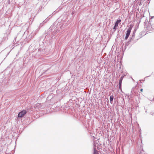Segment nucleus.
I'll use <instances>...</instances> for the list:
<instances>
[{
  "mask_svg": "<svg viewBox=\"0 0 154 154\" xmlns=\"http://www.w3.org/2000/svg\"><path fill=\"white\" fill-rule=\"evenodd\" d=\"M26 111L25 110L21 111L18 114V117L20 118L23 117L26 114Z\"/></svg>",
  "mask_w": 154,
  "mask_h": 154,
  "instance_id": "f257e3e1",
  "label": "nucleus"
},
{
  "mask_svg": "<svg viewBox=\"0 0 154 154\" xmlns=\"http://www.w3.org/2000/svg\"><path fill=\"white\" fill-rule=\"evenodd\" d=\"M121 20L119 18H118L117 21H116L115 23L114 26L113 28V30H114V31H115L116 29V28L118 27L119 24L121 22Z\"/></svg>",
  "mask_w": 154,
  "mask_h": 154,
  "instance_id": "f03ea898",
  "label": "nucleus"
},
{
  "mask_svg": "<svg viewBox=\"0 0 154 154\" xmlns=\"http://www.w3.org/2000/svg\"><path fill=\"white\" fill-rule=\"evenodd\" d=\"M131 32V29H128L126 32L125 37V40H127Z\"/></svg>",
  "mask_w": 154,
  "mask_h": 154,
  "instance_id": "7ed1b4c3",
  "label": "nucleus"
},
{
  "mask_svg": "<svg viewBox=\"0 0 154 154\" xmlns=\"http://www.w3.org/2000/svg\"><path fill=\"white\" fill-rule=\"evenodd\" d=\"M54 26V24H53L50 27L49 29V31L47 33V34L50 35L51 34H52V28Z\"/></svg>",
  "mask_w": 154,
  "mask_h": 154,
  "instance_id": "20e7f679",
  "label": "nucleus"
},
{
  "mask_svg": "<svg viewBox=\"0 0 154 154\" xmlns=\"http://www.w3.org/2000/svg\"><path fill=\"white\" fill-rule=\"evenodd\" d=\"M49 19H50V18H47L46 19H45V20H44V21H43V22L42 23H40V27H42L43 25L42 24H44L45 23L48 21V20H49Z\"/></svg>",
  "mask_w": 154,
  "mask_h": 154,
  "instance_id": "39448f33",
  "label": "nucleus"
},
{
  "mask_svg": "<svg viewBox=\"0 0 154 154\" xmlns=\"http://www.w3.org/2000/svg\"><path fill=\"white\" fill-rule=\"evenodd\" d=\"M114 99V96L113 95H111L110 97L109 100L111 103L112 104L111 102L113 101Z\"/></svg>",
  "mask_w": 154,
  "mask_h": 154,
  "instance_id": "423d86ee",
  "label": "nucleus"
},
{
  "mask_svg": "<svg viewBox=\"0 0 154 154\" xmlns=\"http://www.w3.org/2000/svg\"><path fill=\"white\" fill-rule=\"evenodd\" d=\"M58 28H57L56 27L54 30L53 32H52V35H54V34H55L57 32Z\"/></svg>",
  "mask_w": 154,
  "mask_h": 154,
  "instance_id": "0eeeda50",
  "label": "nucleus"
},
{
  "mask_svg": "<svg viewBox=\"0 0 154 154\" xmlns=\"http://www.w3.org/2000/svg\"><path fill=\"white\" fill-rule=\"evenodd\" d=\"M135 34L134 33H133V34L132 35V37L130 38V41H131L133 40L134 38V37L135 36Z\"/></svg>",
  "mask_w": 154,
  "mask_h": 154,
  "instance_id": "6e6552de",
  "label": "nucleus"
},
{
  "mask_svg": "<svg viewBox=\"0 0 154 154\" xmlns=\"http://www.w3.org/2000/svg\"><path fill=\"white\" fill-rule=\"evenodd\" d=\"M125 76V75H122L121 76L119 79V83H122V81L123 79L124 76Z\"/></svg>",
  "mask_w": 154,
  "mask_h": 154,
  "instance_id": "1a4fd4ad",
  "label": "nucleus"
},
{
  "mask_svg": "<svg viewBox=\"0 0 154 154\" xmlns=\"http://www.w3.org/2000/svg\"><path fill=\"white\" fill-rule=\"evenodd\" d=\"M93 154H98V152L96 149L95 147L94 148Z\"/></svg>",
  "mask_w": 154,
  "mask_h": 154,
  "instance_id": "9d476101",
  "label": "nucleus"
},
{
  "mask_svg": "<svg viewBox=\"0 0 154 154\" xmlns=\"http://www.w3.org/2000/svg\"><path fill=\"white\" fill-rule=\"evenodd\" d=\"M122 84L121 83H119V87L120 90L122 89Z\"/></svg>",
  "mask_w": 154,
  "mask_h": 154,
  "instance_id": "9b49d317",
  "label": "nucleus"
},
{
  "mask_svg": "<svg viewBox=\"0 0 154 154\" xmlns=\"http://www.w3.org/2000/svg\"><path fill=\"white\" fill-rule=\"evenodd\" d=\"M131 42V41H130V39H129L128 41V42H126L125 45H126L128 46V45H129L130 44V42Z\"/></svg>",
  "mask_w": 154,
  "mask_h": 154,
  "instance_id": "f8f14e48",
  "label": "nucleus"
},
{
  "mask_svg": "<svg viewBox=\"0 0 154 154\" xmlns=\"http://www.w3.org/2000/svg\"><path fill=\"white\" fill-rule=\"evenodd\" d=\"M150 114L152 116H154V112H150Z\"/></svg>",
  "mask_w": 154,
  "mask_h": 154,
  "instance_id": "ddd939ff",
  "label": "nucleus"
},
{
  "mask_svg": "<svg viewBox=\"0 0 154 154\" xmlns=\"http://www.w3.org/2000/svg\"><path fill=\"white\" fill-rule=\"evenodd\" d=\"M132 27H133V26H132V25H130V27L128 29H130V28H131V30L132 28Z\"/></svg>",
  "mask_w": 154,
  "mask_h": 154,
  "instance_id": "4468645a",
  "label": "nucleus"
},
{
  "mask_svg": "<svg viewBox=\"0 0 154 154\" xmlns=\"http://www.w3.org/2000/svg\"><path fill=\"white\" fill-rule=\"evenodd\" d=\"M35 32H32V35H33V36H34V34H35Z\"/></svg>",
  "mask_w": 154,
  "mask_h": 154,
  "instance_id": "2eb2a0df",
  "label": "nucleus"
},
{
  "mask_svg": "<svg viewBox=\"0 0 154 154\" xmlns=\"http://www.w3.org/2000/svg\"><path fill=\"white\" fill-rule=\"evenodd\" d=\"M154 16H152L151 17L150 20H149V21L150 22V21L151 20L153 19L154 18Z\"/></svg>",
  "mask_w": 154,
  "mask_h": 154,
  "instance_id": "dca6fc26",
  "label": "nucleus"
},
{
  "mask_svg": "<svg viewBox=\"0 0 154 154\" xmlns=\"http://www.w3.org/2000/svg\"><path fill=\"white\" fill-rule=\"evenodd\" d=\"M136 29H134V31H133V33H134L135 34V33L136 32Z\"/></svg>",
  "mask_w": 154,
  "mask_h": 154,
  "instance_id": "f3484780",
  "label": "nucleus"
},
{
  "mask_svg": "<svg viewBox=\"0 0 154 154\" xmlns=\"http://www.w3.org/2000/svg\"><path fill=\"white\" fill-rule=\"evenodd\" d=\"M127 45H125V46H124V48H125V50L126 49V46Z\"/></svg>",
  "mask_w": 154,
  "mask_h": 154,
  "instance_id": "a211bd4d",
  "label": "nucleus"
},
{
  "mask_svg": "<svg viewBox=\"0 0 154 154\" xmlns=\"http://www.w3.org/2000/svg\"><path fill=\"white\" fill-rule=\"evenodd\" d=\"M143 91V89H140V91L141 92H142Z\"/></svg>",
  "mask_w": 154,
  "mask_h": 154,
  "instance_id": "6ab92c4d",
  "label": "nucleus"
},
{
  "mask_svg": "<svg viewBox=\"0 0 154 154\" xmlns=\"http://www.w3.org/2000/svg\"><path fill=\"white\" fill-rule=\"evenodd\" d=\"M147 76L146 77L144 78V79H145V78H147V77H149V76Z\"/></svg>",
  "mask_w": 154,
  "mask_h": 154,
  "instance_id": "aec40b11",
  "label": "nucleus"
},
{
  "mask_svg": "<svg viewBox=\"0 0 154 154\" xmlns=\"http://www.w3.org/2000/svg\"><path fill=\"white\" fill-rule=\"evenodd\" d=\"M152 26L153 27H154V23L152 24Z\"/></svg>",
  "mask_w": 154,
  "mask_h": 154,
  "instance_id": "412c9836",
  "label": "nucleus"
},
{
  "mask_svg": "<svg viewBox=\"0 0 154 154\" xmlns=\"http://www.w3.org/2000/svg\"><path fill=\"white\" fill-rule=\"evenodd\" d=\"M131 79L133 80L134 81V80L132 78V77H131Z\"/></svg>",
  "mask_w": 154,
  "mask_h": 154,
  "instance_id": "4be33fe9",
  "label": "nucleus"
},
{
  "mask_svg": "<svg viewBox=\"0 0 154 154\" xmlns=\"http://www.w3.org/2000/svg\"><path fill=\"white\" fill-rule=\"evenodd\" d=\"M137 40H138V39H137L136 40V41L135 42H136Z\"/></svg>",
  "mask_w": 154,
  "mask_h": 154,
  "instance_id": "5701e85b",
  "label": "nucleus"
},
{
  "mask_svg": "<svg viewBox=\"0 0 154 154\" xmlns=\"http://www.w3.org/2000/svg\"><path fill=\"white\" fill-rule=\"evenodd\" d=\"M142 151H143V152L144 151L143 150V149H142Z\"/></svg>",
  "mask_w": 154,
  "mask_h": 154,
  "instance_id": "b1692460",
  "label": "nucleus"
},
{
  "mask_svg": "<svg viewBox=\"0 0 154 154\" xmlns=\"http://www.w3.org/2000/svg\"><path fill=\"white\" fill-rule=\"evenodd\" d=\"M146 112H147V111H146Z\"/></svg>",
  "mask_w": 154,
  "mask_h": 154,
  "instance_id": "393cba45",
  "label": "nucleus"
}]
</instances>
